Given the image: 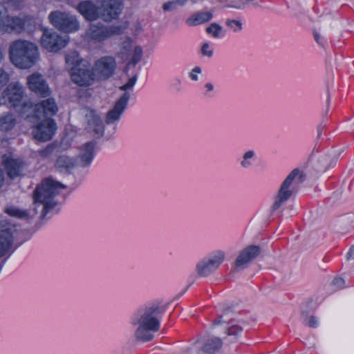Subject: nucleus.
<instances>
[{
    "label": "nucleus",
    "instance_id": "obj_1",
    "mask_svg": "<svg viewBox=\"0 0 354 354\" xmlns=\"http://www.w3.org/2000/svg\"><path fill=\"white\" fill-rule=\"evenodd\" d=\"M65 188L66 185L51 178L44 180L33 192L35 213L37 214L38 208L41 206V217L44 218L57 205L55 196Z\"/></svg>",
    "mask_w": 354,
    "mask_h": 354
},
{
    "label": "nucleus",
    "instance_id": "obj_2",
    "mask_svg": "<svg viewBox=\"0 0 354 354\" xmlns=\"http://www.w3.org/2000/svg\"><path fill=\"white\" fill-rule=\"evenodd\" d=\"M39 54L37 46L27 40L17 39L9 47L10 62L19 68H29L37 61Z\"/></svg>",
    "mask_w": 354,
    "mask_h": 354
},
{
    "label": "nucleus",
    "instance_id": "obj_3",
    "mask_svg": "<svg viewBox=\"0 0 354 354\" xmlns=\"http://www.w3.org/2000/svg\"><path fill=\"white\" fill-rule=\"evenodd\" d=\"M160 313L158 306H150L141 310L135 322L137 328L135 333L136 338L140 341L149 342L153 337V333L160 328V321L158 318Z\"/></svg>",
    "mask_w": 354,
    "mask_h": 354
},
{
    "label": "nucleus",
    "instance_id": "obj_4",
    "mask_svg": "<svg viewBox=\"0 0 354 354\" xmlns=\"http://www.w3.org/2000/svg\"><path fill=\"white\" fill-rule=\"evenodd\" d=\"M305 180L304 174L298 169H293L281 183L279 189L275 196V201L272 206V209L275 211L281 205L287 201L293 194L295 183L300 184Z\"/></svg>",
    "mask_w": 354,
    "mask_h": 354
},
{
    "label": "nucleus",
    "instance_id": "obj_5",
    "mask_svg": "<svg viewBox=\"0 0 354 354\" xmlns=\"http://www.w3.org/2000/svg\"><path fill=\"white\" fill-rule=\"evenodd\" d=\"M48 19L55 28L66 32L77 31L80 27L76 17L69 12L53 11L48 15Z\"/></svg>",
    "mask_w": 354,
    "mask_h": 354
},
{
    "label": "nucleus",
    "instance_id": "obj_6",
    "mask_svg": "<svg viewBox=\"0 0 354 354\" xmlns=\"http://www.w3.org/2000/svg\"><path fill=\"white\" fill-rule=\"evenodd\" d=\"M121 33L118 26H105L102 24H91L86 32V38L94 42H101L114 35Z\"/></svg>",
    "mask_w": 354,
    "mask_h": 354
},
{
    "label": "nucleus",
    "instance_id": "obj_7",
    "mask_svg": "<svg viewBox=\"0 0 354 354\" xmlns=\"http://www.w3.org/2000/svg\"><path fill=\"white\" fill-rule=\"evenodd\" d=\"M225 259V253L217 251L213 255L204 258L196 264L197 274L201 277H207L216 270Z\"/></svg>",
    "mask_w": 354,
    "mask_h": 354
},
{
    "label": "nucleus",
    "instance_id": "obj_8",
    "mask_svg": "<svg viewBox=\"0 0 354 354\" xmlns=\"http://www.w3.org/2000/svg\"><path fill=\"white\" fill-rule=\"evenodd\" d=\"M68 41L67 35L62 36L54 31L46 30L41 38V44L48 51L57 52L65 47Z\"/></svg>",
    "mask_w": 354,
    "mask_h": 354
},
{
    "label": "nucleus",
    "instance_id": "obj_9",
    "mask_svg": "<svg viewBox=\"0 0 354 354\" xmlns=\"http://www.w3.org/2000/svg\"><path fill=\"white\" fill-rule=\"evenodd\" d=\"M116 63L112 57H103L96 61L93 71L96 81L106 80L114 73Z\"/></svg>",
    "mask_w": 354,
    "mask_h": 354
},
{
    "label": "nucleus",
    "instance_id": "obj_10",
    "mask_svg": "<svg viewBox=\"0 0 354 354\" xmlns=\"http://www.w3.org/2000/svg\"><path fill=\"white\" fill-rule=\"evenodd\" d=\"M81 114L84 118L86 129L93 132L95 136H102L104 132V124L95 111L88 108H83Z\"/></svg>",
    "mask_w": 354,
    "mask_h": 354
},
{
    "label": "nucleus",
    "instance_id": "obj_11",
    "mask_svg": "<svg viewBox=\"0 0 354 354\" xmlns=\"http://www.w3.org/2000/svg\"><path fill=\"white\" fill-rule=\"evenodd\" d=\"M71 76L72 81L80 86H89L96 81L93 68L85 64L72 67Z\"/></svg>",
    "mask_w": 354,
    "mask_h": 354
},
{
    "label": "nucleus",
    "instance_id": "obj_12",
    "mask_svg": "<svg viewBox=\"0 0 354 354\" xmlns=\"http://www.w3.org/2000/svg\"><path fill=\"white\" fill-rule=\"evenodd\" d=\"M15 225L7 219L0 220V257L10 249L13 241Z\"/></svg>",
    "mask_w": 354,
    "mask_h": 354
},
{
    "label": "nucleus",
    "instance_id": "obj_13",
    "mask_svg": "<svg viewBox=\"0 0 354 354\" xmlns=\"http://www.w3.org/2000/svg\"><path fill=\"white\" fill-rule=\"evenodd\" d=\"M27 84L28 88L38 96L46 97L51 94V90L46 80L38 73H34L28 77Z\"/></svg>",
    "mask_w": 354,
    "mask_h": 354
},
{
    "label": "nucleus",
    "instance_id": "obj_14",
    "mask_svg": "<svg viewBox=\"0 0 354 354\" xmlns=\"http://www.w3.org/2000/svg\"><path fill=\"white\" fill-rule=\"evenodd\" d=\"M55 130L56 124L54 120L46 118L34 128L32 133L37 140L46 142L52 138Z\"/></svg>",
    "mask_w": 354,
    "mask_h": 354
},
{
    "label": "nucleus",
    "instance_id": "obj_15",
    "mask_svg": "<svg viewBox=\"0 0 354 354\" xmlns=\"http://www.w3.org/2000/svg\"><path fill=\"white\" fill-rule=\"evenodd\" d=\"M129 97L130 94L127 92L121 95L115 102L113 108L107 112L105 118L106 124H111L120 119L121 115L127 106Z\"/></svg>",
    "mask_w": 354,
    "mask_h": 354
},
{
    "label": "nucleus",
    "instance_id": "obj_16",
    "mask_svg": "<svg viewBox=\"0 0 354 354\" xmlns=\"http://www.w3.org/2000/svg\"><path fill=\"white\" fill-rule=\"evenodd\" d=\"M261 252L260 247L249 245L241 251L235 261V270H239L248 267L249 263L259 256Z\"/></svg>",
    "mask_w": 354,
    "mask_h": 354
},
{
    "label": "nucleus",
    "instance_id": "obj_17",
    "mask_svg": "<svg viewBox=\"0 0 354 354\" xmlns=\"http://www.w3.org/2000/svg\"><path fill=\"white\" fill-rule=\"evenodd\" d=\"M33 24V20L31 17H25L20 18L17 17H8V21L6 27L1 28L0 32L14 31L20 33L23 31L30 30V26Z\"/></svg>",
    "mask_w": 354,
    "mask_h": 354
},
{
    "label": "nucleus",
    "instance_id": "obj_18",
    "mask_svg": "<svg viewBox=\"0 0 354 354\" xmlns=\"http://www.w3.org/2000/svg\"><path fill=\"white\" fill-rule=\"evenodd\" d=\"M24 88L18 82L10 84L2 93V98L5 102L9 103L11 106H17L22 100Z\"/></svg>",
    "mask_w": 354,
    "mask_h": 354
},
{
    "label": "nucleus",
    "instance_id": "obj_19",
    "mask_svg": "<svg viewBox=\"0 0 354 354\" xmlns=\"http://www.w3.org/2000/svg\"><path fill=\"white\" fill-rule=\"evenodd\" d=\"M122 3L120 0H106L102 5V12L100 17L104 20L109 21L112 19L116 18L121 12Z\"/></svg>",
    "mask_w": 354,
    "mask_h": 354
},
{
    "label": "nucleus",
    "instance_id": "obj_20",
    "mask_svg": "<svg viewBox=\"0 0 354 354\" xmlns=\"http://www.w3.org/2000/svg\"><path fill=\"white\" fill-rule=\"evenodd\" d=\"M34 110L37 118H48L57 113L58 106L54 98L48 97L36 104Z\"/></svg>",
    "mask_w": 354,
    "mask_h": 354
},
{
    "label": "nucleus",
    "instance_id": "obj_21",
    "mask_svg": "<svg viewBox=\"0 0 354 354\" xmlns=\"http://www.w3.org/2000/svg\"><path fill=\"white\" fill-rule=\"evenodd\" d=\"M1 162L10 178H14L21 175L24 166L21 160L13 158L11 155H4L2 156Z\"/></svg>",
    "mask_w": 354,
    "mask_h": 354
},
{
    "label": "nucleus",
    "instance_id": "obj_22",
    "mask_svg": "<svg viewBox=\"0 0 354 354\" xmlns=\"http://www.w3.org/2000/svg\"><path fill=\"white\" fill-rule=\"evenodd\" d=\"M94 147L93 142H88L84 144L79 153V160L77 162V165L82 167H88L94 156Z\"/></svg>",
    "mask_w": 354,
    "mask_h": 354
},
{
    "label": "nucleus",
    "instance_id": "obj_23",
    "mask_svg": "<svg viewBox=\"0 0 354 354\" xmlns=\"http://www.w3.org/2000/svg\"><path fill=\"white\" fill-rule=\"evenodd\" d=\"M77 10L88 21H94L100 17L97 7L91 1L81 2L78 5Z\"/></svg>",
    "mask_w": 354,
    "mask_h": 354
},
{
    "label": "nucleus",
    "instance_id": "obj_24",
    "mask_svg": "<svg viewBox=\"0 0 354 354\" xmlns=\"http://www.w3.org/2000/svg\"><path fill=\"white\" fill-rule=\"evenodd\" d=\"M194 344H203V346L198 351V354H200V351H203L207 353H214L217 351L222 345L221 340L217 337H212L208 339L205 337H200Z\"/></svg>",
    "mask_w": 354,
    "mask_h": 354
},
{
    "label": "nucleus",
    "instance_id": "obj_25",
    "mask_svg": "<svg viewBox=\"0 0 354 354\" xmlns=\"http://www.w3.org/2000/svg\"><path fill=\"white\" fill-rule=\"evenodd\" d=\"M212 17L211 12H199L189 17L186 23L189 26H194L209 21Z\"/></svg>",
    "mask_w": 354,
    "mask_h": 354
},
{
    "label": "nucleus",
    "instance_id": "obj_26",
    "mask_svg": "<svg viewBox=\"0 0 354 354\" xmlns=\"http://www.w3.org/2000/svg\"><path fill=\"white\" fill-rule=\"evenodd\" d=\"M56 167L61 171H69L77 167V162L71 157L62 155L58 157L55 163Z\"/></svg>",
    "mask_w": 354,
    "mask_h": 354
},
{
    "label": "nucleus",
    "instance_id": "obj_27",
    "mask_svg": "<svg viewBox=\"0 0 354 354\" xmlns=\"http://www.w3.org/2000/svg\"><path fill=\"white\" fill-rule=\"evenodd\" d=\"M4 212L9 216L16 217L17 218H30V216L27 210L20 209L15 206H8L5 208Z\"/></svg>",
    "mask_w": 354,
    "mask_h": 354
},
{
    "label": "nucleus",
    "instance_id": "obj_28",
    "mask_svg": "<svg viewBox=\"0 0 354 354\" xmlns=\"http://www.w3.org/2000/svg\"><path fill=\"white\" fill-rule=\"evenodd\" d=\"M65 59L66 64L73 67H79V66L83 65L80 63L79 54L76 51H72L68 53L66 55Z\"/></svg>",
    "mask_w": 354,
    "mask_h": 354
},
{
    "label": "nucleus",
    "instance_id": "obj_29",
    "mask_svg": "<svg viewBox=\"0 0 354 354\" xmlns=\"http://www.w3.org/2000/svg\"><path fill=\"white\" fill-rule=\"evenodd\" d=\"M131 50L133 51V55L131 58V60L128 63V66H130L131 64H132L133 66H136L142 59L143 55V50L142 47L140 46H133Z\"/></svg>",
    "mask_w": 354,
    "mask_h": 354
},
{
    "label": "nucleus",
    "instance_id": "obj_30",
    "mask_svg": "<svg viewBox=\"0 0 354 354\" xmlns=\"http://www.w3.org/2000/svg\"><path fill=\"white\" fill-rule=\"evenodd\" d=\"M225 25L235 32L242 30V23L240 20L228 19L225 21Z\"/></svg>",
    "mask_w": 354,
    "mask_h": 354
},
{
    "label": "nucleus",
    "instance_id": "obj_31",
    "mask_svg": "<svg viewBox=\"0 0 354 354\" xmlns=\"http://www.w3.org/2000/svg\"><path fill=\"white\" fill-rule=\"evenodd\" d=\"M221 31H222V27L216 23H213V24H210V26L206 28V32L208 34L212 35L214 38L219 37L221 35Z\"/></svg>",
    "mask_w": 354,
    "mask_h": 354
},
{
    "label": "nucleus",
    "instance_id": "obj_32",
    "mask_svg": "<svg viewBox=\"0 0 354 354\" xmlns=\"http://www.w3.org/2000/svg\"><path fill=\"white\" fill-rule=\"evenodd\" d=\"M8 12L3 3L0 2V30L6 27L8 21Z\"/></svg>",
    "mask_w": 354,
    "mask_h": 354
},
{
    "label": "nucleus",
    "instance_id": "obj_33",
    "mask_svg": "<svg viewBox=\"0 0 354 354\" xmlns=\"http://www.w3.org/2000/svg\"><path fill=\"white\" fill-rule=\"evenodd\" d=\"M302 315L304 317V322L306 324L310 327H316L317 326V319L313 315L308 316L304 313H303Z\"/></svg>",
    "mask_w": 354,
    "mask_h": 354
},
{
    "label": "nucleus",
    "instance_id": "obj_34",
    "mask_svg": "<svg viewBox=\"0 0 354 354\" xmlns=\"http://www.w3.org/2000/svg\"><path fill=\"white\" fill-rule=\"evenodd\" d=\"M254 153L253 151H248L245 152L243 155V160L241 161V165L243 167H248L250 165V162L248 160V159H251L253 158Z\"/></svg>",
    "mask_w": 354,
    "mask_h": 354
},
{
    "label": "nucleus",
    "instance_id": "obj_35",
    "mask_svg": "<svg viewBox=\"0 0 354 354\" xmlns=\"http://www.w3.org/2000/svg\"><path fill=\"white\" fill-rule=\"evenodd\" d=\"M8 74L2 68H0V90L8 82Z\"/></svg>",
    "mask_w": 354,
    "mask_h": 354
},
{
    "label": "nucleus",
    "instance_id": "obj_36",
    "mask_svg": "<svg viewBox=\"0 0 354 354\" xmlns=\"http://www.w3.org/2000/svg\"><path fill=\"white\" fill-rule=\"evenodd\" d=\"M2 123L5 124V129H8L14 125V118L12 115H7L2 118Z\"/></svg>",
    "mask_w": 354,
    "mask_h": 354
},
{
    "label": "nucleus",
    "instance_id": "obj_37",
    "mask_svg": "<svg viewBox=\"0 0 354 354\" xmlns=\"http://www.w3.org/2000/svg\"><path fill=\"white\" fill-rule=\"evenodd\" d=\"M241 331V328L236 324H232L227 329L228 335H237Z\"/></svg>",
    "mask_w": 354,
    "mask_h": 354
},
{
    "label": "nucleus",
    "instance_id": "obj_38",
    "mask_svg": "<svg viewBox=\"0 0 354 354\" xmlns=\"http://www.w3.org/2000/svg\"><path fill=\"white\" fill-rule=\"evenodd\" d=\"M201 53L203 55L208 57H211L212 56L213 50L210 48L209 44L208 43H204L202 45Z\"/></svg>",
    "mask_w": 354,
    "mask_h": 354
},
{
    "label": "nucleus",
    "instance_id": "obj_39",
    "mask_svg": "<svg viewBox=\"0 0 354 354\" xmlns=\"http://www.w3.org/2000/svg\"><path fill=\"white\" fill-rule=\"evenodd\" d=\"M136 82V77L133 76L129 80L127 83H126L123 86H120V89L121 91H127L129 89H131L133 87Z\"/></svg>",
    "mask_w": 354,
    "mask_h": 354
},
{
    "label": "nucleus",
    "instance_id": "obj_40",
    "mask_svg": "<svg viewBox=\"0 0 354 354\" xmlns=\"http://www.w3.org/2000/svg\"><path fill=\"white\" fill-rule=\"evenodd\" d=\"M133 46L131 44V41L130 40H127L122 43V52L121 53H127L131 51Z\"/></svg>",
    "mask_w": 354,
    "mask_h": 354
},
{
    "label": "nucleus",
    "instance_id": "obj_41",
    "mask_svg": "<svg viewBox=\"0 0 354 354\" xmlns=\"http://www.w3.org/2000/svg\"><path fill=\"white\" fill-rule=\"evenodd\" d=\"M201 73V69L200 67L198 66H196L194 67L192 71L190 72L189 73V77H191V79L194 81H196L198 80V76H197V73Z\"/></svg>",
    "mask_w": 354,
    "mask_h": 354
},
{
    "label": "nucleus",
    "instance_id": "obj_42",
    "mask_svg": "<svg viewBox=\"0 0 354 354\" xmlns=\"http://www.w3.org/2000/svg\"><path fill=\"white\" fill-rule=\"evenodd\" d=\"M176 3L174 1H168L163 4L162 8L165 11L172 10L176 8Z\"/></svg>",
    "mask_w": 354,
    "mask_h": 354
},
{
    "label": "nucleus",
    "instance_id": "obj_43",
    "mask_svg": "<svg viewBox=\"0 0 354 354\" xmlns=\"http://www.w3.org/2000/svg\"><path fill=\"white\" fill-rule=\"evenodd\" d=\"M52 151V149L50 148H46L44 150H41L39 151V153L41 154V156L46 157L48 156Z\"/></svg>",
    "mask_w": 354,
    "mask_h": 354
},
{
    "label": "nucleus",
    "instance_id": "obj_44",
    "mask_svg": "<svg viewBox=\"0 0 354 354\" xmlns=\"http://www.w3.org/2000/svg\"><path fill=\"white\" fill-rule=\"evenodd\" d=\"M344 283V281L342 278H336L333 281V283L338 287H342L343 286Z\"/></svg>",
    "mask_w": 354,
    "mask_h": 354
},
{
    "label": "nucleus",
    "instance_id": "obj_45",
    "mask_svg": "<svg viewBox=\"0 0 354 354\" xmlns=\"http://www.w3.org/2000/svg\"><path fill=\"white\" fill-rule=\"evenodd\" d=\"M347 258L348 259H354V245L351 246V248L349 249V251L347 254Z\"/></svg>",
    "mask_w": 354,
    "mask_h": 354
},
{
    "label": "nucleus",
    "instance_id": "obj_46",
    "mask_svg": "<svg viewBox=\"0 0 354 354\" xmlns=\"http://www.w3.org/2000/svg\"><path fill=\"white\" fill-rule=\"evenodd\" d=\"M14 6L19 7L24 0H8Z\"/></svg>",
    "mask_w": 354,
    "mask_h": 354
},
{
    "label": "nucleus",
    "instance_id": "obj_47",
    "mask_svg": "<svg viewBox=\"0 0 354 354\" xmlns=\"http://www.w3.org/2000/svg\"><path fill=\"white\" fill-rule=\"evenodd\" d=\"M176 5L183 6L187 3V0H174Z\"/></svg>",
    "mask_w": 354,
    "mask_h": 354
},
{
    "label": "nucleus",
    "instance_id": "obj_48",
    "mask_svg": "<svg viewBox=\"0 0 354 354\" xmlns=\"http://www.w3.org/2000/svg\"><path fill=\"white\" fill-rule=\"evenodd\" d=\"M313 35H314V38H315V41L318 44H321L319 34L317 31L315 30L314 32H313Z\"/></svg>",
    "mask_w": 354,
    "mask_h": 354
},
{
    "label": "nucleus",
    "instance_id": "obj_49",
    "mask_svg": "<svg viewBox=\"0 0 354 354\" xmlns=\"http://www.w3.org/2000/svg\"><path fill=\"white\" fill-rule=\"evenodd\" d=\"M4 181V174L3 170L0 168V187L3 185Z\"/></svg>",
    "mask_w": 354,
    "mask_h": 354
},
{
    "label": "nucleus",
    "instance_id": "obj_50",
    "mask_svg": "<svg viewBox=\"0 0 354 354\" xmlns=\"http://www.w3.org/2000/svg\"><path fill=\"white\" fill-rule=\"evenodd\" d=\"M205 88L209 91H211L213 90L214 88V86L213 85L211 84V83H207L205 84Z\"/></svg>",
    "mask_w": 354,
    "mask_h": 354
}]
</instances>
